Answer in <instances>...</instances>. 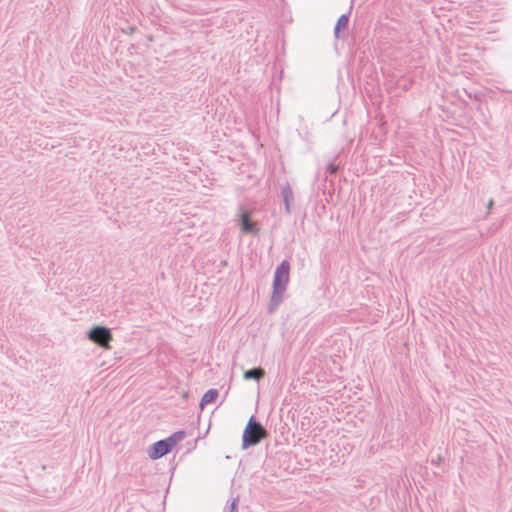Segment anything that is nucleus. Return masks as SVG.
<instances>
[{
    "instance_id": "obj_4",
    "label": "nucleus",
    "mask_w": 512,
    "mask_h": 512,
    "mask_svg": "<svg viewBox=\"0 0 512 512\" xmlns=\"http://www.w3.org/2000/svg\"><path fill=\"white\" fill-rule=\"evenodd\" d=\"M89 338L103 348L109 349V342L112 340V334L107 328L96 326L90 330Z\"/></svg>"
},
{
    "instance_id": "obj_2",
    "label": "nucleus",
    "mask_w": 512,
    "mask_h": 512,
    "mask_svg": "<svg viewBox=\"0 0 512 512\" xmlns=\"http://www.w3.org/2000/svg\"><path fill=\"white\" fill-rule=\"evenodd\" d=\"M267 431L263 426L256 422L254 418H250L242 435V447L248 448L251 445L259 443L267 437Z\"/></svg>"
},
{
    "instance_id": "obj_8",
    "label": "nucleus",
    "mask_w": 512,
    "mask_h": 512,
    "mask_svg": "<svg viewBox=\"0 0 512 512\" xmlns=\"http://www.w3.org/2000/svg\"><path fill=\"white\" fill-rule=\"evenodd\" d=\"M263 376H264V370L261 369V368H256V369H252V370L246 371L245 374H244V377L246 379L253 378V379L259 380Z\"/></svg>"
},
{
    "instance_id": "obj_3",
    "label": "nucleus",
    "mask_w": 512,
    "mask_h": 512,
    "mask_svg": "<svg viewBox=\"0 0 512 512\" xmlns=\"http://www.w3.org/2000/svg\"><path fill=\"white\" fill-rule=\"evenodd\" d=\"M289 271L290 266L287 261H283L275 271L272 296V300L275 302V305H277L280 302L281 296L289 281Z\"/></svg>"
},
{
    "instance_id": "obj_1",
    "label": "nucleus",
    "mask_w": 512,
    "mask_h": 512,
    "mask_svg": "<svg viewBox=\"0 0 512 512\" xmlns=\"http://www.w3.org/2000/svg\"><path fill=\"white\" fill-rule=\"evenodd\" d=\"M185 438L184 431H177L170 437L156 442L150 452L151 459H158L171 452Z\"/></svg>"
},
{
    "instance_id": "obj_7",
    "label": "nucleus",
    "mask_w": 512,
    "mask_h": 512,
    "mask_svg": "<svg viewBox=\"0 0 512 512\" xmlns=\"http://www.w3.org/2000/svg\"><path fill=\"white\" fill-rule=\"evenodd\" d=\"M218 397V391L216 389L208 390L202 397L200 406L203 407L206 404H209L216 400Z\"/></svg>"
},
{
    "instance_id": "obj_5",
    "label": "nucleus",
    "mask_w": 512,
    "mask_h": 512,
    "mask_svg": "<svg viewBox=\"0 0 512 512\" xmlns=\"http://www.w3.org/2000/svg\"><path fill=\"white\" fill-rule=\"evenodd\" d=\"M241 229L243 232H252V233H255L257 232V229L255 227V223H253L251 220H250V217H249V214L247 212H243L241 214Z\"/></svg>"
},
{
    "instance_id": "obj_6",
    "label": "nucleus",
    "mask_w": 512,
    "mask_h": 512,
    "mask_svg": "<svg viewBox=\"0 0 512 512\" xmlns=\"http://www.w3.org/2000/svg\"><path fill=\"white\" fill-rule=\"evenodd\" d=\"M349 19L346 15H342L338 18L334 28V34L337 38L340 37V32L345 31L348 27Z\"/></svg>"
},
{
    "instance_id": "obj_9",
    "label": "nucleus",
    "mask_w": 512,
    "mask_h": 512,
    "mask_svg": "<svg viewBox=\"0 0 512 512\" xmlns=\"http://www.w3.org/2000/svg\"><path fill=\"white\" fill-rule=\"evenodd\" d=\"M329 170L331 173H334V172H336L337 168L334 167L333 165H331V166H329Z\"/></svg>"
}]
</instances>
